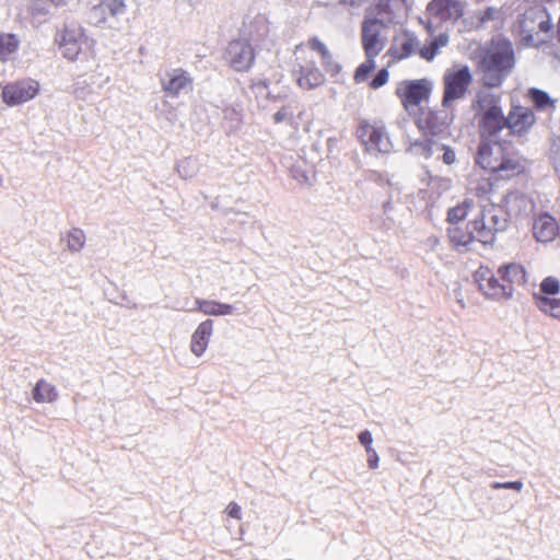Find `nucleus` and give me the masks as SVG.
<instances>
[{
  "mask_svg": "<svg viewBox=\"0 0 560 560\" xmlns=\"http://www.w3.org/2000/svg\"><path fill=\"white\" fill-rule=\"evenodd\" d=\"M552 28L550 15L541 5L529 8L520 20L523 40L533 47L547 43L551 38Z\"/></svg>",
  "mask_w": 560,
  "mask_h": 560,
  "instance_id": "2",
  "label": "nucleus"
},
{
  "mask_svg": "<svg viewBox=\"0 0 560 560\" xmlns=\"http://www.w3.org/2000/svg\"><path fill=\"white\" fill-rule=\"evenodd\" d=\"M19 45L20 40L14 34H0V60H10L12 56L16 52Z\"/></svg>",
  "mask_w": 560,
  "mask_h": 560,
  "instance_id": "30",
  "label": "nucleus"
},
{
  "mask_svg": "<svg viewBox=\"0 0 560 560\" xmlns=\"http://www.w3.org/2000/svg\"><path fill=\"white\" fill-rule=\"evenodd\" d=\"M441 153H442L443 162L445 164L451 165V164H453L455 162L456 154H455V152L452 149H450V148L444 145V149H443V151Z\"/></svg>",
  "mask_w": 560,
  "mask_h": 560,
  "instance_id": "45",
  "label": "nucleus"
},
{
  "mask_svg": "<svg viewBox=\"0 0 560 560\" xmlns=\"http://www.w3.org/2000/svg\"><path fill=\"white\" fill-rule=\"evenodd\" d=\"M530 97L535 106L539 109L546 108L547 106L553 107V101L544 91L533 89L530 90Z\"/></svg>",
  "mask_w": 560,
  "mask_h": 560,
  "instance_id": "36",
  "label": "nucleus"
},
{
  "mask_svg": "<svg viewBox=\"0 0 560 560\" xmlns=\"http://www.w3.org/2000/svg\"><path fill=\"white\" fill-rule=\"evenodd\" d=\"M474 106L479 116L502 110L500 106V96L489 89H482L478 92Z\"/></svg>",
  "mask_w": 560,
  "mask_h": 560,
  "instance_id": "22",
  "label": "nucleus"
},
{
  "mask_svg": "<svg viewBox=\"0 0 560 560\" xmlns=\"http://www.w3.org/2000/svg\"><path fill=\"white\" fill-rule=\"evenodd\" d=\"M358 137L370 153H385L390 149L389 139L382 125L363 122L358 129Z\"/></svg>",
  "mask_w": 560,
  "mask_h": 560,
  "instance_id": "10",
  "label": "nucleus"
},
{
  "mask_svg": "<svg viewBox=\"0 0 560 560\" xmlns=\"http://www.w3.org/2000/svg\"><path fill=\"white\" fill-rule=\"evenodd\" d=\"M465 2L463 0H433L428 5L429 28L438 21H456L464 13Z\"/></svg>",
  "mask_w": 560,
  "mask_h": 560,
  "instance_id": "11",
  "label": "nucleus"
},
{
  "mask_svg": "<svg viewBox=\"0 0 560 560\" xmlns=\"http://www.w3.org/2000/svg\"><path fill=\"white\" fill-rule=\"evenodd\" d=\"M226 513L233 518L241 520V506L235 502H231L228 505Z\"/></svg>",
  "mask_w": 560,
  "mask_h": 560,
  "instance_id": "46",
  "label": "nucleus"
},
{
  "mask_svg": "<svg viewBox=\"0 0 560 560\" xmlns=\"http://www.w3.org/2000/svg\"><path fill=\"white\" fill-rule=\"evenodd\" d=\"M558 34H559V39H560V19H559V23H558Z\"/></svg>",
  "mask_w": 560,
  "mask_h": 560,
  "instance_id": "50",
  "label": "nucleus"
},
{
  "mask_svg": "<svg viewBox=\"0 0 560 560\" xmlns=\"http://www.w3.org/2000/svg\"><path fill=\"white\" fill-rule=\"evenodd\" d=\"M560 291V282L553 277H547L540 284V291L538 293L542 295H556Z\"/></svg>",
  "mask_w": 560,
  "mask_h": 560,
  "instance_id": "37",
  "label": "nucleus"
},
{
  "mask_svg": "<svg viewBox=\"0 0 560 560\" xmlns=\"http://www.w3.org/2000/svg\"><path fill=\"white\" fill-rule=\"evenodd\" d=\"M292 115H293L292 110H290L289 107L283 106L281 109H279L273 115V120H275L276 124H279V122H282V121H285V120L290 119L292 117Z\"/></svg>",
  "mask_w": 560,
  "mask_h": 560,
  "instance_id": "43",
  "label": "nucleus"
},
{
  "mask_svg": "<svg viewBox=\"0 0 560 560\" xmlns=\"http://www.w3.org/2000/svg\"><path fill=\"white\" fill-rule=\"evenodd\" d=\"M475 161L481 168L497 173L499 178H510L523 171L518 156L501 140L481 139Z\"/></svg>",
  "mask_w": 560,
  "mask_h": 560,
  "instance_id": "1",
  "label": "nucleus"
},
{
  "mask_svg": "<svg viewBox=\"0 0 560 560\" xmlns=\"http://www.w3.org/2000/svg\"><path fill=\"white\" fill-rule=\"evenodd\" d=\"M536 306L545 314L560 319V299H552L540 293L533 295Z\"/></svg>",
  "mask_w": 560,
  "mask_h": 560,
  "instance_id": "29",
  "label": "nucleus"
},
{
  "mask_svg": "<svg viewBox=\"0 0 560 560\" xmlns=\"http://www.w3.org/2000/svg\"><path fill=\"white\" fill-rule=\"evenodd\" d=\"M506 203L510 207H522L527 205V199L523 196L512 195L506 199Z\"/></svg>",
  "mask_w": 560,
  "mask_h": 560,
  "instance_id": "44",
  "label": "nucleus"
},
{
  "mask_svg": "<svg viewBox=\"0 0 560 560\" xmlns=\"http://www.w3.org/2000/svg\"><path fill=\"white\" fill-rule=\"evenodd\" d=\"M162 84L164 92L173 97L180 93H188L192 88L191 78L183 69H174L167 72Z\"/></svg>",
  "mask_w": 560,
  "mask_h": 560,
  "instance_id": "16",
  "label": "nucleus"
},
{
  "mask_svg": "<svg viewBox=\"0 0 560 560\" xmlns=\"http://www.w3.org/2000/svg\"><path fill=\"white\" fill-rule=\"evenodd\" d=\"M500 9L497 7H488L483 11H476L467 21L471 28H481L489 22L500 19Z\"/></svg>",
  "mask_w": 560,
  "mask_h": 560,
  "instance_id": "28",
  "label": "nucleus"
},
{
  "mask_svg": "<svg viewBox=\"0 0 560 560\" xmlns=\"http://www.w3.org/2000/svg\"><path fill=\"white\" fill-rule=\"evenodd\" d=\"M479 131L481 139L501 140V133H508V116L502 110L480 116Z\"/></svg>",
  "mask_w": 560,
  "mask_h": 560,
  "instance_id": "14",
  "label": "nucleus"
},
{
  "mask_svg": "<svg viewBox=\"0 0 560 560\" xmlns=\"http://www.w3.org/2000/svg\"><path fill=\"white\" fill-rule=\"evenodd\" d=\"M474 208L475 202L471 199H465L462 203L451 208L447 213V221L451 226L457 225L463 221Z\"/></svg>",
  "mask_w": 560,
  "mask_h": 560,
  "instance_id": "31",
  "label": "nucleus"
},
{
  "mask_svg": "<svg viewBox=\"0 0 560 560\" xmlns=\"http://www.w3.org/2000/svg\"><path fill=\"white\" fill-rule=\"evenodd\" d=\"M40 84L38 81L26 78L9 83L2 89V101L8 106L22 105L38 95Z\"/></svg>",
  "mask_w": 560,
  "mask_h": 560,
  "instance_id": "7",
  "label": "nucleus"
},
{
  "mask_svg": "<svg viewBox=\"0 0 560 560\" xmlns=\"http://www.w3.org/2000/svg\"><path fill=\"white\" fill-rule=\"evenodd\" d=\"M415 149L418 153L424 155L425 159H429L435 154H440L443 151L444 145L432 139H424L421 142H417L415 144Z\"/></svg>",
  "mask_w": 560,
  "mask_h": 560,
  "instance_id": "34",
  "label": "nucleus"
},
{
  "mask_svg": "<svg viewBox=\"0 0 560 560\" xmlns=\"http://www.w3.org/2000/svg\"><path fill=\"white\" fill-rule=\"evenodd\" d=\"M370 457L368 458V465L370 468L372 469H375L378 465V455L376 454V452L373 450L371 453H370Z\"/></svg>",
  "mask_w": 560,
  "mask_h": 560,
  "instance_id": "48",
  "label": "nucleus"
},
{
  "mask_svg": "<svg viewBox=\"0 0 560 560\" xmlns=\"http://www.w3.org/2000/svg\"><path fill=\"white\" fill-rule=\"evenodd\" d=\"M491 487L495 490H499V489H511V490H515L517 492L522 491L523 489V482L522 481H508V482H493L491 485Z\"/></svg>",
  "mask_w": 560,
  "mask_h": 560,
  "instance_id": "38",
  "label": "nucleus"
},
{
  "mask_svg": "<svg viewBox=\"0 0 560 560\" xmlns=\"http://www.w3.org/2000/svg\"><path fill=\"white\" fill-rule=\"evenodd\" d=\"M513 62L511 45L506 42H499L481 61L480 68L485 85L488 88L500 85L511 71Z\"/></svg>",
  "mask_w": 560,
  "mask_h": 560,
  "instance_id": "3",
  "label": "nucleus"
},
{
  "mask_svg": "<svg viewBox=\"0 0 560 560\" xmlns=\"http://www.w3.org/2000/svg\"><path fill=\"white\" fill-rule=\"evenodd\" d=\"M450 42L447 33H441L440 35L431 38L428 44L423 45L419 49V55L427 61H431L439 54V51L447 46Z\"/></svg>",
  "mask_w": 560,
  "mask_h": 560,
  "instance_id": "27",
  "label": "nucleus"
},
{
  "mask_svg": "<svg viewBox=\"0 0 560 560\" xmlns=\"http://www.w3.org/2000/svg\"><path fill=\"white\" fill-rule=\"evenodd\" d=\"M498 273L506 285L523 284L526 282V272L518 264H506L499 268Z\"/></svg>",
  "mask_w": 560,
  "mask_h": 560,
  "instance_id": "25",
  "label": "nucleus"
},
{
  "mask_svg": "<svg viewBox=\"0 0 560 560\" xmlns=\"http://www.w3.org/2000/svg\"><path fill=\"white\" fill-rule=\"evenodd\" d=\"M447 235L451 243L460 250H468L474 242H478L477 230L472 225L466 230L458 225L450 226Z\"/></svg>",
  "mask_w": 560,
  "mask_h": 560,
  "instance_id": "19",
  "label": "nucleus"
},
{
  "mask_svg": "<svg viewBox=\"0 0 560 560\" xmlns=\"http://www.w3.org/2000/svg\"><path fill=\"white\" fill-rule=\"evenodd\" d=\"M476 230L478 242L489 244L494 240L498 232H502L508 226L506 211L494 203L481 206L478 217L470 223Z\"/></svg>",
  "mask_w": 560,
  "mask_h": 560,
  "instance_id": "4",
  "label": "nucleus"
},
{
  "mask_svg": "<svg viewBox=\"0 0 560 560\" xmlns=\"http://www.w3.org/2000/svg\"><path fill=\"white\" fill-rule=\"evenodd\" d=\"M296 81L302 89L311 90L323 84L325 77L313 62H307L300 67Z\"/></svg>",
  "mask_w": 560,
  "mask_h": 560,
  "instance_id": "21",
  "label": "nucleus"
},
{
  "mask_svg": "<svg viewBox=\"0 0 560 560\" xmlns=\"http://www.w3.org/2000/svg\"><path fill=\"white\" fill-rule=\"evenodd\" d=\"M388 80V71L386 69H382L375 75V78L371 81L372 89H378L383 86Z\"/></svg>",
  "mask_w": 560,
  "mask_h": 560,
  "instance_id": "39",
  "label": "nucleus"
},
{
  "mask_svg": "<svg viewBox=\"0 0 560 560\" xmlns=\"http://www.w3.org/2000/svg\"><path fill=\"white\" fill-rule=\"evenodd\" d=\"M386 26L377 19H365L362 23V45L366 57H376L386 44Z\"/></svg>",
  "mask_w": 560,
  "mask_h": 560,
  "instance_id": "8",
  "label": "nucleus"
},
{
  "mask_svg": "<svg viewBox=\"0 0 560 560\" xmlns=\"http://www.w3.org/2000/svg\"><path fill=\"white\" fill-rule=\"evenodd\" d=\"M33 399L38 404H50L58 399L56 387L45 380H39L32 390Z\"/></svg>",
  "mask_w": 560,
  "mask_h": 560,
  "instance_id": "26",
  "label": "nucleus"
},
{
  "mask_svg": "<svg viewBox=\"0 0 560 560\" xmlns=\"http://www.w3.org/2000/svg\"><path fill=\"white\" fill-rule=\"evenodd\" d=\"M67 248L72 253H79L85 244V234L81 229L74 228L66 235Z\"/></svg>",
  "mask_w": 560,
  "mask_h": 560,
  "instance_id": "33",
  "label": "nucleus"
},
{
  "mask_svg": "<svg viewBox=\"0 0 560 560\" xmlns=\"http://www.w3.org/2000/svg\"><path fill=\"white\" fill-rule=\"evenodd\" d=\"M212 330L213 322L211 319L202 322L196 328L190 340V350L195 355L200 357L206 351Z\"/></svg>",
  "mask_w": 560,
  "mask_h": 560,
  "instance_id": "20",
  "label": "nucleus"
},
{
  "mask_svg": "<svg viewBox=\"0 0 560 560\" xmlns=\"http://www.w3.org/2000/svg\"><path fill=\"white\" fill-rule=\"evenodd\" d=\"M226 55L231 66L236 71L248 70L254 61V50L252 46L243 39L231 42Z\"/></svg>",
  "mask_w": 560,
  "mask_h": 560,
  "instance_id": "13",
  "label": "nucleus"
},
{
  "mask_svg": "<svg viewBox=\"0 0 560 560\" xmlns=\"http://www.w3.org/2000/svg\"><path fill=\"white\" fill-rule=\"evenodd\" d=\"M83 32L74 24H67L56 34V43L65 58L74 60L81 51Z\"/></svg>",
  "mask_w": 560,
  "mask_h": 560,
  "instance_id": "12",
  "label": "nucleus"
},
{
  "mask_svg": "<svg viewBox=\"0 0 560 560\" xmlns=\"http://www.w3.org/2000/svg\"><path fill=\"white\" fill-rule=\"evenodd\" d=\"M480 291L490 299H510L513 295L512 285L500 283L499 280L492 275L488 282H480Z\"/></svg>",
  "mask_w": 560,
  "mask_h": 560,
  "instance_id": "23",
  "label": "nucleus"
},
{
  "mask_svg": "<svg viewBox=\"0 0 560 560\" xmlns=\"http://www.w3.org/2000/svg\"><path fill=\"white\" fill-rule=\"evenodd\" d=\"M374 58L375 57H366V60L358 67L354 73L355 82L360 83L368 79L370 72L375 67Z\"/></svg>",
  "mask_w": 560,
  "mask_h": 560,
  "instance_id": "35",
  "label": "nucleus"
},
{
  "mask_svg": "<svg viewBox=\"0 0 560 560\" xmlns=\"http://www.w3.org/2000/svg\"><path fill=\"white\" fill-rule=\"evenodd\" d=\"M558 34H559V39H560V19H559V23H558Z\"/></svg>",
  "mask_w": 560,
  "mask_h": 560,
  "instance_id": "51",
  "label": "nucleus"
},
{
  "mask_svg": "<svg viewBox=\"0 0 560 560\" xmlns=\"http://www.w3.org/2000/svg\"><path fill=\"white\" fill-rule=\"evenodd\" d=\"M430 92V82L425 79L404 81L396 90V94L408 112L416 109L423 101H427Z\"/></svg>",
  "mask_w": 560,
  "mask_h": 560,
  "instance_id": "9",
  "label": "nucleus"
},
{
  "mask_svg": "<svg viewBox=\"0 0 560 560\" xmlns=\"http://www.w3.org/2000/svg\"><path fill=\"white\" fill-rule=\"evenodd\" d=\"M535 122L536 117L530 108L516 106L508 115V135H523Z\"/></svg>",
  "mask_w": 560,
  "mask_h": 560,
  "instance_id": "15",
  "label": "nucleus"
},
{
  "mask_svg": "<svg viewBox=\"0 0 560 560\" xmlns=\"http://www.w3.org/2000/svg\"><path fill=\"white\" fill-rule=\"evenodd\" d=\"M199 170L198 161L195 158H185L182 160L177 166L176 172L184 179L192 178L197 175Z\"/></svg>",
  "mask_w": 560,
  "mask_h": 560,
  "instance_id": "32",
  "label": "nucleus"
},
{
  "mask_svg": "<svg viewBox=\"0 0 560 560\" xmlns=\"http://www.w3.org/2000/svg\"><path fill=\"white\" fill-rule=\"evenodd\" d=\"M310 45H311L312 49L318 51L322 55V58L325 61H326L327 58H329V51H328L326 46L320 40H318L317 38H313L310 42Z\"/></svg>",
  "mask_w": 560,
  "mask_h": 560,
  "instance_id": "41",
  "label": "nucleus"
},
{
  "mask_svg": "<svg viewBox=\"0 0 560 560\" xmlns=\"http://www.w3.org/2000/svg\"><path fill=\"white\" fill-rule=\"evenodd\" d=\"M2 183H3V178H2V176L0 175V186L2 185Z\"/></svg>",
  "mask_w": 560,
  "mask_h": 560,
  "instance_id": "52",
  "label": "nucleus"
},
{
  "mask_svg": "<svg viewBox=\"0 0 560 560\" xmlns=\"http://www.w3.org/2000/svg\"><path fill=\"white\" fill-rule=\"evenodd\" d=\"M492 272L488 268H479L475 273V280L478 283V287L480 288V282H488V280L492 277Z\"/></svg>",
  "mask_w": 560,
  "mask_h": 560,
  "instance_id": "42",
  "label": "nucleus"
},
{
  "mask_svg": "<svg viewBox=\"0 0 560 560\" xmlns=\"http://www.w3.org/2000/svg\"><path fill=\"white\" fill-rule=\"evenodd\" d=\"M187 311H200L206 315L220 316L232 314L234 307L215 301L195 300L194 306L187 308Z\"/></svg>",
  "mask_w": 560,
  "mask_h": 560,
  "instance_id": "24",
  "label": "nucleus"
},
{
  "mask_svg": "<svg viewBox=\"0 0 560 560\" xmlns=\"http://www.w3.org/2000/svg\"><path fill=\"white\" fill-rule=\"evenodd\" d=\"M126 10L127 0H102L90 10L88 19L92 25L101 28H118Z\"/></svg>",
  "mask_w": 560,
  "mask_h": 560,
  "instance_id": "5",
  "label": "nucleus"
},
{
  "mask_svg": "<svg viewBox=\"0 0 560 560\" xmlns=\"http://www.w3.org/2000/svg\"><path fill=\"white\" fill-rule=\"evenodd\" d=\"M323 63L326 67L327 71H330L332 74L338 73L340 70V67L337 63L332 62L330 55L329 58L326 59V61L323 59Z\"/></svg>",
  "mask_w": 560,
  "mask_h": 560,
  "instance_id": "47",
  "label": "nucleus"
},
{
  "mask_svg": "<svg viewBox=\"0 0 560 560\" xmlns=\"http://www.w3.org/2000/svg\"><path fill=\"white\" fill-rule=\"evenodd\" d=\"M559 231L556 220L549 214H541L533 223V233L538 242H551Z\"/></svg>",
  "mask_w": 560,
  "mask_h": 560,
  "instance_id": "18",
  "label": "nucleus"
},
{
  "mask_svg": "<svg viewBox=\"0 0 560 560\" xmlns=\"http://www.w3.org/2000/svg\"><path fill=\"white\" fill-rule=\"evenodd\" d=\"M471 81L472 75L468 67H453L446 70L443 77L442 105L450 107L453 102L464 98Z\"/></svg>",
  "mask_w": 560,
  "mask_h": 560,
  "instance_id": "6",
  "label": "nucleus"
},
{
  "mask_svg": "<svg viewBox=\"0 0 560 560\" xmlns=\"http://www.w3.org/2000/svg\"><path fill=\"white\" fill-rule=\"evenodd\" d=\"M358 438H359L360 443L365 447L366 453H371L373 451V448L371 446L372 442H373L371 432L368 430H364V431L360 432Z\"/></svg>",
  "mask_w": 560,
  "mask_h": 560,
  "instance_id": "40",
  "label": "nucleus"
},
{
  "mask_svg": "<svg viewBox=\"0 0 560 560\" xmlns=\"http://www.w3.org/2000/svg\"><path fill=\"white\" fill-rule=\"evenodd\" d=\"M419 49V40L417 36L411 32L405 31L394 38L389 52L396 59H404L408 58Z\"/></svg>",
  "mask_w": 560,
  "mask_h": 560,
  "instance_id": "17",
  "label": "nucleus"
},
{
  "mask_svg": "<svg viewBox=\"0 0 560 560\" xmlns=\"http://www.w3.org/2000/svg\"><path fill=\"white\" fill-rule=\"evenodd\" d=\"M51 2H54L56 5H65L67 3L66 0H50Z\"/></svg>",
  "mask_w": 560,
  "mask_h": 560,
  "instance_id": "49",
  "label": "nucleus"
}]
</instances>
